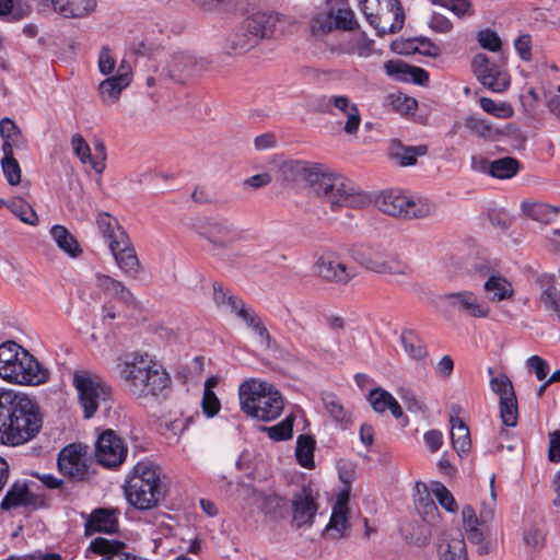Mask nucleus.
<instances>
[{"label":"nucleus","instance_id":"nucleus-1","mask_svg":"<svg viewBox=\"0 0 560 560\" xmlns=\"http://www.w3.org/2000/svg\"><path fill=\"white\" fill-rule=\"evenodd\" d=\"M43 427L38 405L27 395L0 392V442L18 446L37 436Z\"/></svg>","mask_w":560,"mask_h":560},{"label":"nucleus","instance_id":"nucleus-2","mask_svg":"<svg viewBox=\"0 0 560 560\" xmlns=\"http://www.w3.org/2000/svg\"><path fill=\"white\" fill-rule=\"evenodd\" d=\"M316 176L311 191L327 203L331 210L362 209L370 205L371 198L345 176L329 171L324 165H320Z\"/></svg>","mask_w":560,"mask_h":560},{"label":"nucleus","instance_id":"nucleus-3","mask_svg":"<svg viewBox=\"0 0 560 560\" xmlns=\"http://www.w3.org/2000/svg\"><path fill=\"white\" fill-rule=\"evenodd\" d=\"M0 377L19 385H40L49 372L26 349L14 341L0 345Z\"/></svg>","mask_w":560,"mask_h":560},{"label":"nucleus","instance_id":"nucleus-4","mask_svg":"<svg viewBox=\"0 0 560 560\" xmlns=\"http://www.w3.org/2000/svg\"><path fill=\"white\" fill-rule=\"evenodd\" d=\"M240 405L247 416L261 420L277 419L283 409V399L276 387L264 381L252 378L238 388Z\"/></svg>","mask_w":560,"mask_h":560},{"label":"nucleus","instance_id":"nucleus-5","mask_svg":"<svg viewBox=\"0 0 560 560\" xmlns=\"http://www.w3.org/2000/svg\"><path fill=\"white\" fill-rule=\"evenodd\" d=\"M280 18L272 12H257L248 16L232 33L223 45V50L230 56L243 55L258 45V43L270 37Z\"/></svg>","mask_w":560,"mask_h":560},{"label":"nucleus","instance_id":"nucleus-6","mask_svg":"<svg viewBox=\"0 0 560 560\" xmlns=\"http://www.w3.org/2000/svg\"><path fill=\"white\" fill-rule=\"evenodd\" d=\"M128 502L138 510L154 508L162 497L158 467L151 462H140L133 467L125 485Z\"/></svg>","mask_w":560,"mask_h":560},{"label":"nucleus","instance_id":"nucleus-7","mask_svg":"<svg viewBox=\"0 0 560 560\" xmlns=\"http://www.w3.org/2000/svg\"><path fill=\"white\" fill-rule=\"evenodd\" d=\"M72 384L78 393L79 404L85 419L92 418L102 402L110 398L112 388L97 374L88 370H77Z\"/></svg>","mask_w":560,"mask_h":560},{"label":"nucleus","instance_id":"nucleus-8","mask_svg":"<svg viewBox=\"0 0 560 560\" xmlns=\"http://www.w3.org/2000/svg\"><path fill=\"white\" fill-rule=\"evenodd\" d=\"M378 209L393 217L407 219L425 218L435 212V205L421 198H413L400 190L383 191L376 199Z\"/></svg>","mask_w":560,"mask_h":560},{"label":"nucleus","instance_id":"nucleus-9","mask_svg":"<svg viewBox=\"0 0 560 560\" xmlns=\"http://www.w3.org/2000/svg\"><path fill=\"white\" fill-rule=\"evenodd\" d=\"M366 21L378 35L396 33L404 23V11L399 0H358Z\"/></svg>","mask_w":560,"mask_h":560},{"label":"nucleus","instance_id":"nucleus-10","mask_svg":"<svg viewBox=\"0 0 560 560\" xmlns=\"http://www.w3.org/2000/svg\"><path fill=\"white\" fill-rule=\"evenodd\" d=\"M351 256L370 271L399 276L410 273V268L405 261L381 246L358 245L351 249Z\"/></svg>","mask_w":560,"mask_h":560},{"label":"nucleus","instance_id":"nucleus-11","mask_svg":"<svg viewBox=\"0 0 560 560\" xmlns=\"http://www.w3.org/2000/svg\"><path fill=\"white\" fill-rule=\"evenodd\" d=\"M354 12L348 0H326V11L314 16L311 24L313 35L322 36L332 30L350 32L359 30Z\"/></svg>","mask_w":560,"mask_h":560},{"label":"nucleus","instance_id":"nucleus-12","mask_svg":"<svg viewBox=\"0 0 560 560\" xmlns=\"http://www.w3.org/2000/svg\"><path fill=\"white\" fill-rule=\"evenodd\" d=\"M171 376L155 359L142 373L128 393L137 400L165 397L171 387Z\"/></svg>","mask_w":560,"mask_h":560},{"label":"nucleus","instance_id":"nucleus-13","mask_svg":"<svg viewBox=\"0 0 560 560\" xmlns=\"http://www.w3.org/2000/svg\"><path fill=\"white\" fill-rule=\"evenodd\" d=\"M318 110L336 116L342 114L347 117L343 130L348 135H355L361 125V114L358 106L346 95L324 96L318 103Z\"/></svg>","mask_w":560,"mask_h":560},{"label":"nucleus","instance_id":"nucleus-14","mask_svg":"<svg viewBox=\"0 0 560 560\" xmlns=\"http://www.w3.org/2000/svg\"><path fill=\"white\" fill-rule=\"evenodd\" d=\"M478 81L492 92H504L510 85L509 74L498 65L491 62L485 54H478L471 61Z\"/></svg>","mask_w":560,"mask_h":560},{"label":"nucleus","instance_id":"nucleus-15","mask_svg":"<svg viewBox=\"0 0 560 560\" xmlns=\"http://www.w3.org/2000/svg\"><path fill=\"white\" fill-rule=\"evenodd\" d=\"M127 445L113 430L104 431L96 441L95 456L104 467L115 468L122 464L127 456Z\"/></svg>","mask_w":560,"mask_h":560},{"label":"nucleus","instance_id":"nucleus-16","mask_svg":"<svg viewBox=\"0 0 560 560\" xmlns=\"http://www.w3.org/2000/svg\"><path fill=\"white\" fill-rule=\"evenodd\" d=\"M197 231L218 248H228L241 238L237 229L226 219H205Z\"/></svg>","mask_w":560,"mask_h":560},{"label":"nucleus","instance_id":"nucleus-17","mask_svg":"<svg viewBox=\"0 0 560 560\" xmlns=\"http://www.w3.org/2000/svg\"><path fill=\"white\" fill-rule=\"evenodd\" d=\"M59 471L70 479L82 481L89 476L86 447L69 444L58 455Z\"/></svg>","mask_w":560,"mask_h":560},{"label":"nucleus","instance_id":"nucleus-18","mask_svg":"<svg viewBox=\"0 0 560 560\" xmlns=\"http://www.w3.org/2000/svg\"><path fill=\"white\" fill-rule=\"evenodd\" d=\"M153 359L149 353L140 351L127 352L116 359V371L128 393L132 388L133 382L145 372Z\"/></svg>","mask_w":560,"mask_h":560},{"label":"nucleus","instance_id":"nucleus-19","mask_svg":"<svg viewBox=\"0 0 560 560\" xmlns=\"http://www.w3.org/2000/svg\"><path fill=\"white\" fill-rule=\"evenodd\" d=\"M314 272L326 281L347 284L357 276L355 269L340 261L335 254H323L314 264Z\"/></svg>","mask_w":560,"mask_h":560},{"label":"nucleus","instance_id":"nucleus-20","mask_svg":"<svg viewBox=\"0 0 560 560\" xmlns=\"http://www.w3.org/2000/svg\"><path fill=\"white\" fill-rule=\"evenodd\" d=\"M442 299L452 308L474 318H486L490 314L488 304L471 291L446 293Z\"/></svg>","mask_w":560,"mask_h":560},{"label":"nucleus","instance_id":"nucleus-21","mask_svg":"<svg viewBox=\"0 0 560 560\" xmlns=\"http://www.w3.org/2000/svg\"><path fill=\"white\" fill-rule=\"evenodd\" d=\"M476 270L482 276L488 277L483 283V290L490 302L500 303L513 299L515 293L514 288L504 276L493 272L491 268L483 262L477 264Z\"/></svg>","mask_w":560,"mask_h":560},{"label":"nucleus","instance_id":"nucleus-22","mask_svg":"<svg viewBox=\"0 0 560 560\" xmlns=\"http://www.w3.org/2000/svg\"><path fill=\"white\" fill-rule=\"evenodd\" d=\"M131 83L130 68L125 61L119 65L116 74L110 75L98 84V93L106 105L115 104L121 92Z\"/></svg>","mask_w":560,"mask_h":560},{"label":"nucleus","instance_id":"nucleus-23","mask_svg":"<svg viewBox=\"0 0 560 560\" xmlns=\"http://www.w3.org/2000/svg\"><path fill=\"white\" fill-rule=\"evenodd\" d=\"M317 510L316 494L311 488L303 487L292 499L293 522L298 527L311 526Z\"/></svg>","mask_w":560,"mask_h":560},{"label":"nucleus","instance_id":"nucleus-24","mask_svg":"<svg viewBox=\"0 0 560 560\" xmlns=\"http://www.w3.org/2000/svg\"><path fill=\"white\" fill-rule=\"evenodd\" d=\"M322 164L289 160L280 164L278 176L285 183L305 182L311 188Z\"/></svg>","mask_w":560,"mask_h":560},{"label":"nucleus","instance_id":"nucleus-25","mask_svg":"<svg viewBox=\"0 0 560 560\" xmlns=\"http://www.w3.org/2000/svg\"><path fill=\"white\" fill-rule=\"evenodd\" d=\"M349 490L343 489L337 495L336 502L332 506V513L329 523L326 526V532L332 539H340L346 536L347 530L350 528L349 524Z\"/></svg>","mask_w":560,"mask_h":560},{"label":"nucleus","instance_id":"nucleus-26","mask_svg":"<svg viewBox=\"0 0 560 560\" xmlns=\"http://www.w3.org/2000/svg\"><path fill=\"white\" fill-rule=\"evenodd\" d=\"M471 165L475 170L483 171L490 176L499 179L512 178L521 168L520 161L512 156H504L493 161L472 156Z\"/></svg>","mask_w":560,"mask_h":560},{"label":"nucleus","instance_id":"nucleus-27","mask_svg":"<svg viewBox=\"0 0 560 560\" xmlns=\"http://www.w3.org/2000/svg\"><path fill=\"white\" fill-rule=\"evenodd\" d=\"M109 249L120 270L126 276L137 278L141 271V265L129 237L127 236L124 243L112 241Z\"/></svg>","mask_w":560,"mask_h":560},{"label":"nucleus","instance_id":"nucleus-28","mask_svg":"<svg viewBox=\"0 0 560 560\" xmlns=\"http://www.w3.org/2000/svg\"><path fill=\"white\" fill-rule=\"evenodd\" d=\"M254 503L268 518L277 521L283 518L288 511V501L272 490H253Z\"/></svg>","mask_w":560,"mask_h":560},{"label":"nucleus","instance_id":"nucleus-29","mask_svg":"<svg viewBox=\"0 0 560 560\" xmlns=\"http://www.w3.org/2000/svg\"><path fill=\"white\" fill-rule=\"evenodd\" d=\"M71 145L74 154L79 158L81 163H89L96 173H103L106 160V152L103 142H97L95 144L94 155L91 154L90 145L80 133H75L72 137Z\"/></svg>","mask_w":560,"mask_h":560},{"label":"nucleus","instance_id":"nucleus-30","mask_svg":"<svg viewBox=\"0 0 560 560\" xmlns=\"http://www.w3.org/2000/svg\"><path fill=\"white\" fill-rule=\"evenodd\" d=\"M86 551L102 556L101 560H137L136 556L126 550L124 542L103 537L93 539Z\"/></svg>","mask_w":560,"mask_h":560},{"label":"nucleus","instance_id":"nucleus-31","mask_svg":"<svg viewBox=\"0 0 560 560\" xmlns=\"http://www.w3.org/2000/svg\"><path fill=\"white\" fill-rule=\"evenodd\" d=\"M118 530V512L116 510L96 509L85 523V535L94 533L113 534Z\"/></svg>","mask_w":560,"mask_h":560},{"label":"nucleus","instance_id":"nucleus-32","mask_svg":"<svg viewBox=\"0 0 560 560\" xmlns=\"http://www.w3.org/2000/svg\"><path fill=\"white\" fill-rule=\"evenodd\" d=\"M349 33V36L339 42L337 50L347 55L369 57L372 54L374 40L370 39L360 27Z\"/></svg>","mask_w":560,"mask_h":560},{"label":"nucleus","instance_id":"nucleus-33","mask_svg":"<svg viewBox=\"0 0 560 560\" xmlns=\"http://www.w3.org/2000/svg\"><path fill=\"white\" fill-rule=\"evenodd\" d=\"M50 3L58 14L67 19H80L91 13L95 7V0H38Z\"/></svg>","mask_w":560,"mask_h":560},{"label":"nucleus","instance_id":"nucleus-34","mask_svg":"<svg viewBox=\"0 0 560 560\" xmlns=\"http://www.w3.org/2000/svg\"><path fill=\"white\" fill-rule=\"evenodd\" d=\"M96 285L105 294H108L126 305H135L136 298L132 292L121 282L110 276L96 273Z\"/></svg>","mask_w":560,"mask_h":560},{"label":"nucleus","instance_id":"nucleus-35","mask_svg":"<svg viewBox=\"0 0 560 560\" xmlns=\"http://www.w3.org/2000/svg\"><path fill=\"white\" fill-rule=\"evenodd\" d=\"M399 339L404 352L410 360L420 362L428 357L427 345L415 329L404 328Z\"/></svg>","mask_w":560,"mask_h":560},{"label":"nucleus","instance_id":"nucleus-36","mask_svg":"<svg viewBox=\"0 0 560 560\" xmlns=\"http://www.w3.org/2000/svg\"><path fill=\"white\" fill-rule=\"evenodd\" d=\"M369 402L377 413H384L388 409L395 418L402 416V409L396 398L389 392L381 387L370 392Z\"/></svg>","mask_w":560,"mask_h":560},{"label":"nucleus","instance_id":"nucleus-37","mask_svg":"<svg viewBox=\"0 0 560 560\" xmlns=\"http://www.w3.org/2000/svg\"><path fill=\"white\" fill-rule=\"evenodd\" d=\"M33 503V494L25 482L16 481L7 491L0 508L10 511L19 506H27Z\"/></svg>","mask_w":560,"mask_h":560},{"label":"nucleus","instance_id":"nucleus-38","mask_svg":"<svg viewBox=\"0 0 560 560\" xmlns=\"http://www.w3.org/2000/svg\"><path fill=\"white\" fill-rule=\"evenodd\" d=\"M385 71L388 75L396 79H405L406 74L411 75L413 82L418 84H425L429 81V73L419 67H411L399 60H389L384 65Z\"/></svg>","mask_w":560,"mask_h":560},{"label":"nucleus","instance_id":"nucleus-39","mask_svg":"<svg viewBox=\"0 0 560 560\" xmlns=\"http://www.w3.org/2000/svg\"><path fill=\"white\" fill-rule=\"evenodd\" d=\"M427 145L406 147L400 143H394L389 150V156L400 166H411L417 162V156L425 155Z\"/></svg>","mask_w":560,"mask_h":560},{"label":"nucleus","instance_id":"nucleus-40","mask_svg":"<svg viewBox=\"0 0 560 560\" xmlns=\"http://www.w3.org/2000/svg\"><path fill=\"white\" fill-rule=\"evenodd\" d=\"M50 235L56 242L57 246L72 258L81 255L82 249L68 229L62 225H54L50 229Z\"/></svg>","mask_w":560,"mask_h":560},{"label":"nucleus","instance_id":"nucleus-41","mask_svg":"<svg viewBox=\"0 0 560 560\" xmlns=\"http://www.w3.org/2000/svg\"><path fill=\"white\" fill-rule=\"evenodd\" d=\"M98 230L103 236L107 240L108 246L110 247L112 241H120V243L128 236L116 218L112 217L107 212L100 213L96 219Z\"/></svg>","mask_w":560,"mask_h":560},{"label":"nucleus","instance_id":"nucleus-42","mask_svg":"<svg viewBox=\"0 0 560 560\" xmlns=\"http://www.w3.org/2000/svg\"><path fill=\"white\" fill-rule=\"evenodd\" d=\"M450 421L452 424L451 440L453 448L457 452L458 455L466 453L471 445L469 429L467 424L459 418L454 417H451Z\"/></svg>","mask_w":560,"mask_h":560},{"label":"nucleus","instance_id":"nucleus-43","mask_svg":"<svg viewBox=\"0 0 560 560\" xmlns=\"http://www.w3.org/2000/svg\"><path fill=\"white\" fill-rule=\"evenodd\" d=\"M196 66L197 62L194 56L186 52H178L172 57L168 63V70L172 78L182 80L185 75L194 73Z\"/></svg>","mask_w":560,"mask_h":560},{"label":"nucleus","instance_id":"nucleus-44","mask_svg":"<svg viewBox=\"0 0 560 560\" xmlns=\"http://www.w3.org/2000/svg\"><path fill=\"white\" fill-rule=\"evenodd\" d=\"M440 560H467L466 544L459 535L444 540L439 547Z\"/></svg>","mask_w":560,"mask_h":560},{"label":"nucleus","instance_id":"nucleus-45","mask_svg":"<svg viewBox=\"0 0 560 560\" xmlns=\"http://www.w3.org/2000/svg\"><path fill=\"white\" fill-rule=\"evenodd\" d=\"M315 441L310 435H300L296 440L295 456L298 463L305 468L314 467Z\"/></svg>","mask_w":560,"mask_h":560},{"label":"nucleus","instance_id":"nucleus-46","mask_svg":"<svg viewBox=\"0 0 560 560\" xmlns=\"http://www.w3.org/2000/svg\"><path fill=\"white\" fill-rule=\"evenodd\" d=\"M3 156L1 159V166L4 176L10 185H16L21 180V168L14 158V150L9 144L2 145Z\"/></svg>","mask_w":560,"mask_h":560},{"label":"nucleus","instance_id":"nucleus-47","mask_svg":"<svg viewBox=\"0 0 560 560\" xmlns=\"http://www.w3.org/2000/svg\"><path fill=\"white\" fill-rule=\"evenodd\" d=\"M324 405L326 411L330 415V417L343 428H346L351 422L350 412L342 406L340 400L334 395H327L324 398Z\"/></svg>","mask_w":560,"mask_h":560},{"label":"nucleus","instance_id":"nucleus-48","mask_svg":"<svg viewBox=\"0 0 560 560\" xmlns=\"http://www.w3.org/2000/svg\"><path fill=\"white\" fill-rule=\"evenodd\" d=\"M466 128L475 136L483 139H494L500 131L492 127L489 121L476 116H469L465 120Z\"/></svg>","mask_w":560,"mask_h":560},{"label":"nucleus","instance_id":"nucleus-49","mask_svg":"<svg viewBox=\"0 0 560 560\" xmlns=\"http://www.w3.org/2000/svg\"><path fill=\"white\" fill-rule=\"evenodd\" d=\"M559 211L558 207L542 202H535L526 208V213L530 219L546 224L551 222Z\"/></svg>","mask_w":560,"mask_h":560},{"label":"nucleus","instance_id":"nucleus-50","mask_svg":"<svg viewBox=\"0 0 560 560\" xmlns=\"http://www.w3.org/2000/svg\"><path fill=\"white\" fill-rule=\"evenodd\" d=\"M431 493L438 500L439 504L448 513L455 514L458 511V504L452 492L441 482L431 483Z\"/></svg>","mask_w":560,"mask_h":560},{"label":"nucleus","instance_id":"nucleus-51","mask_svg":"<svg viewBox=\"0 0 560 560\" xmlns=\"http://www.w3.org/2000/svg\"><path fill=\"white\" fill-rule=\"evenodd\" d=\"M9 210L15 214L22 222L36 225L38 218L34 209L23 199H13L7 203Z\"/></svg>","mask_w":560,"mask_h":560},{"label":"nucleus","instance_id":"nucleus-52","mask_svg":"<svg viewBox=\"0 0 560 560\" xmlns=\"http://www.w3.org/2000/svg\"><path fill=\"white\" fill-rule=\"evenodd\" d=\"M0 135L3 139L2 145L9 144L12 150L21 145L22 135L14 121L10 118H3L0 121Z\"/></svg>","mask_w":560,"mask_h":560},{"label":"nucleus","instance_id":"nucleus-53","mask_svg":"<svg viewBox=\"0 0 560 560\" xmlns=\"http://www.w3.org/2000/svg\"><path fill=\"white\" fill-rule=\"evenodd\" d=\"M500 417L506 427H515L518 418L516 395L504 397L500 400Z\"/></svg>","mask_w":560,"mask_h":560},{"label":"nucleus","instance_id":"nucleus-54","mask_svg":"<svg viewBox=\"0 0 560 560\" xmlns=\"http://www.w3.org/2000/svg\"><path fill=\"white\" fill-rule=\"evenodd\" d=\"M430 2L448 9L458 18L471 16L475 13L470 0H430Z\"/></svg>","mask_w":560,"mask_h":560},{"label":"nucleus","instance_id":"nucleus-55","mask_svg":"<svg viewBox=\"0 0 560 560\" xmlns=\"http://www.w3.org/2000/svg\"><path fill=\"white\" fill-rule=\"evenodd\" d=\"M540 303L548 312H552L560 320V291L555 285H548L540 294Z\"/></svg>","mask_w":560,"mask_h":560},{"label":"nucleus","instance_id":"nucleus-56","mask_svg":"<svg viewBox=\"0 0 560 560\" xmlns=\"http://www.w3.org/2000/svg\"><path fill=\"white\" fill-rule=\"evenodd\" d=\"M480 107L488 114L498 118H510L513 115V108L510 104L501 102L497 103L489 97L480 98Z\"/></svg>","mask_w":560,"mask_h":560},{"label":"nucleus","instance_id":"nucleus-57","mask_svg":"<svg viewBox=\"0 0 560 560\" xmlns=\"http://www.w3.org/2000/svg\"><path fill=\"white\" fill-rule=\"evenodd\" d=\"M264 430L268 433L269 438L275 441H285L292 438L293 433V417H287L280 423L266 427Z\"/></svg>","mask_w":560,"mask_h":560},{"label":"nucleus","instance_id":"nucleus-58","mask_svg":"<svg viewBox=\"0 0 560 560\" xmlns=\"http://www.w3.org/2000/svg\"><path fill=\"white\" fill-rule=\"evenodd\" d=\"M420 487L423 488V491L425 493L424 497L420 495L419 499L416 501V506L421 515L424 517H431L433 518L438 514V506L433 499L430 497L431 491H428V488L424 483H417L418 492L420 493Z\"/></svg>","mask_w":560,"mask_h":560},{"label":"nucleus","instance_id":"nucleus-59","mask_svg":"<svg viewBox=\"0 0 560 560\" xmlns=\"http://www.w3.org/2000/svg\"><path fill=\"white\" fill-rule=\"evenodd\" d=\"M213 300L218 306H228L231 312L238 307L241 300H237L229 291L224 290L222 285L213 284Z\"/></svg>","mask_w":560,"mask_h":560},{"label":"nucleus","instance_id":"nucleus-60","mask_svg":"<svg viewBox=\"0 0 560 560\" xmlns=\"http://www.w3.org/2000/svg\"><path fill=\"white\" fill-rule=\"evenodd\" d=\"M490 386L491 389L500 396V400H503L504 397L515 395L513 385L506 375L492 377L490 381Z\"/></svg>","mask_w":560,"mask_h":560},{"label":"nucleus","instance_id":"nucleus-61","mask_svg":"<svg viewBox=\"0 0 560 560\" xmlns=\"http://www.w3.org/2000/svg\"><path fill=\"white\" fill-rule=\"evenodd\" d=\"M98 70L103 75H112L116 68V59L110 49L104 46L98 55Z\"/></svg>","mask_w":560,"mask_h":560},{"label":"nucleus","instance_id":"nucleus-62","mask_svg":"<svg viewBox=\"0 0 560 560\" xmlns=\"http://www.w3.org/2000/svg\"><path fill=\"white\" fill-rule=\"evenodd\" d=\"M480 46L490 51H498L501 48V39L498 34L491 30H482L478 33Z\"/></svg>","mask_w":560,"mask_h":560},{"label":"nucleus","instance_id":"nucleus-63","mask_svg":"<svg viewBox=\"0 0 560 560\" xmlns=\"http://www.w3.org/2000/svg\"><path fill=\"white\" fill-rule=\"evenodd\" d=\"M429 27L436 33H450L453 30V23L445 15L433 12L429 22Z\"/></svg>","mask_w":560,"mask_h":560},{"label":"nucleus","instance_id":"nucleus-64","mask_svg":"<svg viewBox=\"0 0 560 560\" xmlns=\"http://www.w3.org/2000/svg\"><path fill=\"white\" fill-rule=\"evenodd\" d=\"M202 410L208 417L215 416L220 410V400L213 390H203Z\"/></svg>","mask_w":560,"mask_h":560}]
</instances>
